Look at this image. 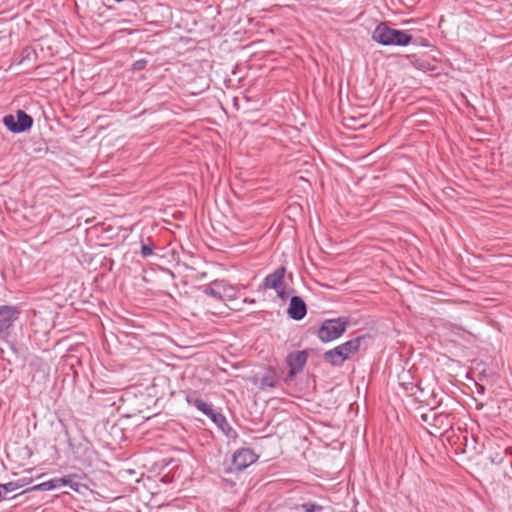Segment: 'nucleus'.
Listing matches in <instances>:
<instances>
[{"mask_svg":"<svg viewBox=\"0 0 512 512\" xmlns=\"http://www.w3.org/2000/svg\"><path fill=\"white\" fill-rule=\"evenodd\" d=\"M372 39L384 46H407L413 37L405 31L393 29L381 22L374 29Z\"/></svg>","mask_w":512,"mask_h":512,"instance_id":"obj_1","label":"nucleus"},{"mask_svg":"<svg viewBox=\"0 0 512 512\" xmlns=\"http://www.w3.org/2000/svg\"><path fill=\"white\" fill-rule=\"evenodd\" d=\"M347 325L348 320L346 318L327 319L318 329L317 336L322 342L333 341L342 336Z\"/></svg>","mask_w":512,"mask_h":512,"instance_id":"obj_2","label":"nucleus"},{"mask_svg":"<svg viewBox=\"0 0 512 512\" xmlns=\"http://www.w3.org/2000/svg\"><path fill=\"white\" fill-rule=\"evenodd\" d=\"M286 268L284 266L278 267L272 273L268 274L261 285L264 290L273 289L276 291L277 296L285 301L289 296L287 285L284 282Z\"/></svg>","mask_w":512,"mask_h":512,"instance_id":"obj_3","label":"nucleus"},{"mask_svg":"<svg viewBox=\"0 0 512 512\" xmlns=\"http://www.w3.org/2000/svg\"><path fill=\"white\" fill-rule=\"evenodd\" d=\"M21 315L16 305H0V338L7 336Z\"/></svg>","mask_w":512,"mask_h":512,"instance_id":"obj_4","label":"nucleus"},{"mask_svg":"<svg viewBox=\"0 0 512 512\" xmlns=\"http://www.w3.org/2000/svg\"><path fill=\"white\" fill-rule=\"evenodd\" d=\"M3 124L13 133H21L30 129L33 125V118L22 110H18L16 117L12 114L3 118Z\"/></svg>","mask_w":512,"mask_h":512,"instance_id":"obj_5","label":"nucleus"},{"mask_svg":"<svg viewBox=\"0 0 512 512\" xmlns=\"http://www.w3.org/2000/svg\"><path fill=\"white\" fill-rule=\"evenodd\" d=\"M257 460V455L248 448L237 450L232 457L231 467L228 471H242Z\"/></svg>","mask_w":512,"mask_h":512,"instance_id":"obj_6","label":"nucleus"},{"mask_svg":"<svg viewBox=\"0 0 512 512\" xmlns=\"http://www.w3.org/2000/svg\"><path fill=\"white\" fill-rule=\"evenodd\" d=\"M308 359L306 351H296L287 356V364L289 366V375L294 376L303 370Z\"/></svg>","mask_w":512,"mask_h":512,"instance_id":"obj_7","label":"nucleus"},{"mask_svg":"<svg viewBox=\"0 0 512 512\" xmlns=\"http://www.w3.org/2000/svg\"><path fill=\"white\" fill-rule=\"evenodd\" d=\"M307 313V306L304 300L299 296H292L287 309L288 316L296 321L302 320Z\"/></svg>","mask_w":512,"mask_h":512,"instance_id":"obj_8","label":"nucleus"},{"mask_svg":"<svg viewBox=\"0 0 512 512\" xmlns=\"http://www.w3.org/2000/svg\"><path fill=\"white\" fill-rule=\"evenodd\" d=\"M365 339V336H358L351 340H348L340 345L338 348L342 351L343 355H345L346 359H349L352 355L356 354L359 351L361 342Z\"/></svg>","mask_w":512,"mask_h":512,"instance_id":"obj_9","label":"nucleus"},{"mask_svg":"<svg viewBox=\"0 0 512 512\" xmlns=\"http://www.w3.org/2000/svg\"><path fill=\"white\" fill-rule=\"evenodd\" d=\"M323 360L334 367L341 366L347 359L342 351L336 346L335 348L326 351L323 354Z\"/></svg>","mask_w":512,"mask_h":512,"instance_id":"obj_10","label":"nucleus"},{"mask_svg":"<svg viewBox=\"0 0 512 512\" xmlns=\"http://www.w3.org/2000/svg\"><path fill=\"white\" fill-rule=\"evenodd\" d=\"M186 401L189 405L194 406L196 409L201 411L203 414L208 416L209 414H212V406L205 401H203L201 398L196 397L194 394H188L186 396Z\"/></svg>","mask_w":512,"mask_h":512,"instance_id":"obj_11","label":"nucleus"},{"mask_svg":"<svg viewBox=\"0 0 512 512\" xmlns=\"http://www.w3.org/2000/svg\"><path fill=\"white\" fill-rule=\"evenodd\" d=\"M432 425L440 430L446 431L447 429L452 427L453 422H452L449 414L438 413V414L433 415Z\"/></svg>","mask_w":512,"mask_h":512,"instance_id":"obj_12","label":"nucleus"},{"mask_svg":"<svg viewBox=\"0 0 512 512\" xmlns=\"http://www.w3.org/2000/svg\"><path fill=\"white\" fill-rule=\"evenodd\" d=\"M208 417L216 424L226 435L231 430L225 416L219 412L212 411V414H209Z\"/></svg>","mask_w":512,"mask_h":512,"instance_id":"obj_13","label":"nucleus"},{"mask_svg":"<svg viewBox=\"0 0 512 512\" xmlns=\"http://www.w3.org/2000/svg\"><path fill=\"white\" fill-rule=\"evenodd\" d=\"M277 382H278V379H277V376L275 375V373L272 371H269L268 373H266L265 375L262 376V378L260 380L259 387L262 390L271 389V388L276 387Z\"/></svg>","mask_w":512,"mask_h":512,"instance_id":"obj_14","label":"nucleus"},{"mask_svg":"<svg viewBox=\"0 0 512 512\" xmlns=\"http://www.w3.org/2000/svg\"><path fill=\"white\" fill-rule=\"evenodd\" d=\"M56 488H60L59 478H53L49 481L40 483L30 488V491H49Z\"/></svg>","mask_w":512,"mask_h":512,"instance_id":"obj_15","label":"nucleus"},{"mask_svg":"<svg viewBox=\"0 0 512 512\" xmlns=\"http://www.w3.org/2000/svg\"><path fill=\"white\" fill-rule=\"evenodd\" d=\"M78 476L76 474H70L66 475L64 477L59 478V484L60 487L62 486H69L72 490L78 492L80 484L76 481H74L75 478Z\"/></svg>","mask_w":512,"mask_h":512,"instance_id":"obj_16","label":"nucleus"},{"mask_svg":"<svg viewBox=\"0 0 512 512\" xmlns=\"http://www.w3.org/2000/svg\"><path fill=\"white\" fill-rule=\"evenodd\" d=\"M220 286L221 284L219 282H215L213 284V286H204L203 288V292L204 294L208 295V296H211L217 300H221L222 299V294H221V291H220Z\"/></svg>","mask_w":512,"mask_h":512,"instance_id":"obj_17","label":"nucleus"},{"mask_svg":"<svg viewBox=\"0 0 512 512\" xmlns=\"http://www.w3.org/2000/svg\"><path fill=\"white\" fill-rule=\"evenodd\" d=\"M301 508L304 510V512H321L323 510V507L321 505L309 502L303 503L301 505Z\"/></svg>","mask_w":512,"mask_h":512,"instance_id":"obj_18","label":"nucleus"},{"mask_svg":"<svg viewBox=\"0 0 512 512\" xmlns=\"http://www.w3.org/2000/svg\"><path fill=\"white\" fill-rule=\"evenodd\" d=\"M0 488L2 490V494L10 493V492L17 490V483H14V481H11V482H8L5 484H0Z\"/></svg>","mask_w":512,"mask_h":512,"instance_id":"obj_19","label":"nucleus"},{"mask_svg":"<svg viewBox=\"0 0 512 512\" xmlns=\"http://www.w3.org/2000/svg\"><path fill=\"white\" fill-rule=\"evenodd\" d=\"M153 249H154V244L153 243H149V244H142L141 246V254L143 257H149L153 254Z\"/></svg>","mask_w":512,"mask_h":512,"instance_id":"obj_20","label":"nucleus"},{"mask_svg":"<svg viewBox=\"0 0 512 512\" xmlns=\"http://www.w3.org/2000/svg\"><path fill=\"white\" fill-rule=\"evenodd\" d=\"M147 65V60L146 59H140V60H137L133 63V70L135 71H140L142 69L145 68V66Z\"/></svg>","mask_w":512,"mask_h":512,"instance_id":"obj_21","label":"nucleus"},{"mask_svg":"<svg viewBox=\"0 0 512 512\" xmlns=\"http://www.w3.org/2000/svg\"><path fill=\"white\" fill-rule=\"evenodd\" d=\"M31 481H32L31 478L23 477V478H20V479L14 481V483H17V489H19V488H22V487L28 485Z\"/></svg>","mask_w":512,"mask_h":512,"instance_id":"obj_22","label":"nucleus"},{"mask_svg":"<svg viewBox=\"0 0 512 512\" xmlns=\"http://www.w3.org/2000/svg\"><path fill=\"white\" fill-rule=\"evenodd\" d=\"M491 462L492 463H499V459H497L496 457H493V458H491Z\"/></svg>","mask_w":512,"mask_h":512,"instance_id":"obj_23","label":"nucleus"},{"mask_svg":"<svg viewBox=\"0 0 512 512\" xmlns=\"http://www.w3.org/2000/svg\"><path fill=\"white\" fill-rule=\"evenodd\" d=\"M423 419L426 421L427 420V415H423Z\"/></svg>","mask_w":512,"mask_h":512,"instance_id":"obj_24","label":"nucleus"}]
</instances>
